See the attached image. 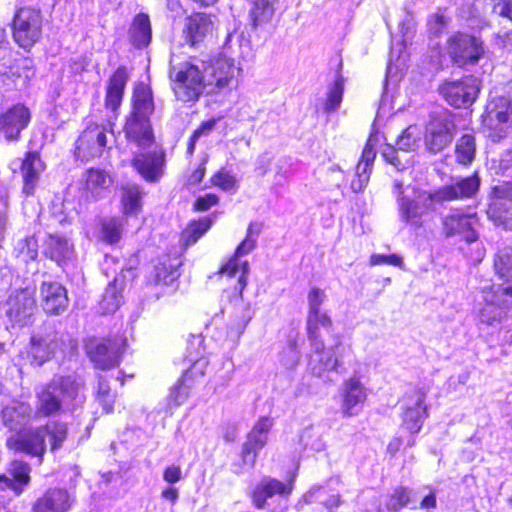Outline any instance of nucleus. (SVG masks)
Wrapping results in <instances>:
<instances>
[{"label":"nucleus","mask_w":512,"mask_h":512,"mask_svg":"<svg viewBox=\"0 0 512 512\" xmlns=\"http://www.w3.org/2000/svg\"><path fill=\"white\" fill-rule=\"evenodd\" d=\"M127 348L128 340L123 335H115L109 339L92 337L83 340L84 352H124Z\"/></svg>","instance_id":"38"},{"label":"nucleus","mask_w":512,"mask_h":512,"mask_svg":"<svg viewBox=\"0 0 512 512\" xmlns=\"http://www.w3.org/2000/svg\"><path fill=\"white\" fill-rule=\"evenodd\" d=\"M391 265L395 267H401L403 264V260L400 256L396 254L383 255V254H373L370 257V265Z\"/></svg>","instance_id":"56"},{"label":"nucleus","mask_w":512,"mask_h":512,"mask_svg":"<svg viewBox=\"0 0 512 512\" xmlns=\"http://www.w3.org/2000/svg\"><path fill=\"white\" fill-rule=\"evenodd\" d=\"M375 158V142L370 137L356 166L355 178L351 182V189L354 192H361L367 186Z\"/></svg>","instance_id":"26"},{"label":"nucleus","mask_w":512,"mask_h":512,"mask_svg":"<svg viewBox=\"0 0 512 512\" xmlns=\"http://www.w3.org/2000/svg\"><path fill=\"white\" fill-rule=\"evenodd\" d=\"M143 191L137 184L122 186L121 202L125 214H137L142 206Z\"/></svg>","instance_id":"43"},{"label":"nucleus","mask_w":512,"mask_h":512,"mask_svg":"<svg viewBox=\"0 0 512 512\" xmlns=\"http://www.w3.org/2000/svg\"><path fill=\"white\" fill-rule=\"evenodd\" d=\"M339 356L342 354H311L309 369L317 377H324L332 372L342 373L345 368Z\"/></svg>","instance_id":"35"},{"label":"nucleus","mask_w":512,"mask_h":512,"mask_svg":"<svg viewBox=\"0 0 512 512\" xmlns=\"http://www.w3.org/2000/svg\"><path fill=\"white\" fill-rule=\"evenodd\" d=\"M476 143L475 137L471 134H465L458 139L455 147L456 159L463 165L470 164L475 157Z\"/></svg>","instance_id":"45"},{"label":"nucleus","mask_w":512,"mask_h":512,"mask_svg":"<svg viewBox=\"0 0 512 512\" xmlns=\"http://www.w3.org/2000/svg\"><path fill=\"white\" fill-rule=\"evenodd\" d=\"M42 428L45 437H48L51 451L55 452L60 449L69 434L67 424L60 420H51L43 425Z\"/></svg>","instance_id":"41"},{"label":"nucleus","mask_w":512,"mask_h":512,"mask_svg":"<svg viewBox=\"0 0 512 512\" xmlns=\"http://www.w3.org/2000/svg\"><path fill=\"white\" fill-rule=\"evenodd\" d=\"M111 182V177L104 170L91 168L86 172V186L93 194L107 189Z\"/></svg>","instance_id":"49"},{"label":"nucleus","mask_w":512,"mask_h":512,"mask_svg":"<svg viewBox=\"0 0 512 512\" xmlns=\"http://www.w3.org/2000/svg\"><path fill=\"white\" fill-rule=\"evenodd\" d=\"M97 400L106 413L113 411L115 394L111 392L108 382L102 377H99L98 381Z\"/></svg>","instance_id":"50"},{"label":"nucleus","mask_w":512,"mask_h":512,"mask_svg":"<svg viewBox=\"0 0 512 512\" xmlns=\"http://www.w3.org/2000/svg\"><path fill=\"white\" fill-rule=\"evenodd\" d=\"M444 12L445 9H438L437 12L428 16L427 28L432 35H439L448 25L449 18L445 16Z\"/></svg>","instance_id":"52"},{"label":"nucleus","mask_w":512,"mask_h":512,"mask_svg":"<svg viewBox=\"0 0 512 512\" xmlns=\"http://www.w3.org/2000/svg\"><path fill=\"white\" fill-rule=\"evenodd\" d=\"M31 344L35 349H47L48 352H75L78 349V343L69 335L55 332L51 323H45L42 331L33 334Z\"/></svg>","instance_id":"15"},{"label":"nucleus","mask_w":512,"mask_h":512,"mask_svg":"<svg viewBox=\"0 0 512 512\" xmlns=\"http://www.w3.org/2000/svg\"><path fill=\"white\" fill-rule=\"evenodd\" d=\"M344 82V77L339 74L336 76L333 84L329 87L327 99L324 104V111L326 113L334 112L339 108L343 99Z\"/></svg>","instance_id":"46"},{"label":"nucleus","mask_w":512,"mask_h":512,"mask_svg":"<svg viewBox=\"0 0 512 512\" xmlns=\"http://www.w3.org/2000/svg\"><path fill=\"white\" fill-rule=\"evenodd\" d=\"M479 90V80L471 75L456 81H446L439 88L445 100L456 108L470 106L475 101Z\"/></svg>","instance_id":"9"},{"label":"nucleus","mask_w":512,"mask_h":512,"mask_svg":"<svg viewBox=\"0 0 512 512\" xmlns=\"http://www.w3.org/2000/svg\"><path fill=\"white\" fill-rule=\"evenodd\" d=\"M480 177L477 173L467 177H457L450 184L435 190L438 203L464 200L476 195L480 187Z\"/></svg>","instance_id":"14"},{"label":"nucleus","mask_w":512,"mask_h":512,"mask_svg":"<svg viewBox=\"0 0 512 512\" xmlns=\"http://www.w3.org/2000/svg\"><path fill=\"white\" fill-rule=\"evenodd\" d=\"M416 492L404 486L396 487L387 501L386 507L389 511L398 512L399 510L410 507L417 509V501L415 499Z\"/></svg>","instance_id":"40"},{"label":"nucleus","mask_w":512,"mask_h":512,"mask_svg":"<svg viewBox=\"0 0 512 512\" xmlns=\"http://www.w3.org/2000/svg\"><path fill=\"white\" fill-rule=\"evenodd\" d=\"M41 303L48 314L59 315L69 303L66 288L58 282H43L40 287Z\"/></svg>","instance_id":"22"},{"label":"nucleus","mask_w":512,"mask_h":512,"mask_svg":"<svg viewBox=\"0 0 512 512\" xmlns=\"http://www.w3.org/2000/svg\"><path fill=\"white\" fill-rule=\"evenodd\" d=\"M30 119V111L24 104L18 103L7 108L0 113V137L7 141H18Z\"/></svg>","instance_id":"13"},{"label":"nucleus","mask_w":512,"mask_h":512,"mask_svg":"<svg viewBox=\"0 0 512 512\" xmlns=\"http://www.w3.org/2000/svg\"><path fill=\"white\" fill-rule=\"evenodd\" d=\"M212 223L213 220L210 217H203L198 221H193L183 230L181 241L185 246L193 245L210 229Z\"/></svg>","instance_id":"44"},{"label":"nucleus","mask_w":512,"mask_h":512,"mask_svg":"<svg viewBox=\"0 0 512 512\" xmlns=\"http://www.w3.org/2000/svg\"><path fill=\"white\" fill-rule=\"evenodd\" d=\"M206 364L207 360L205 358L197 360L191 368L184 372L178 382L171 388L168 396V406L170 409L177 408L187 401L191 390V377L197 373L203 375L204 372L202 368Z\"/></svg>","instance_id":"25"},{"label":"nucleus","mask_w":512,"mask_h":512,"mask_svg":"<svg viewBox=\"0 0 512 512\" xmlns=\"http://www.w3.org/2000/svg\"><path fill=\"white\" fill-rule=\"evenodd\" d=\"M292 490V480L284 483L269 476L263 477L258 482V509L263 507L267 498H272L275 495L287 497L292 493Z\"/></svg>","instance_id":"36"},{"label":"nucleus","mask_w":512,"mask_h":512,"mask_svg":"<svg viewBox=\"0 0 512 512\" xmlns=\"http://www.w3.org/2000/svg\"><path fill=\"white\" fill-rule=\"evenodd\" d=\"M154 109L155 106L151 89L145 85L138 86L133 93V106L129 115L149 118L154 112Z\"/></svg>","instance_id":"39"},{"label":"nucleus","mask_w":512,"mask_h":512,"mask_svg":"<svg viewBox=\"0 0 512 512\" xmlns=\"http://www.w3.org/2000/svg\"><path fill=\"white\" fill-rule=\"evenodd\" d=\"M44 254L62 268L73 264L75 260L73 243L61 235H49L45 243Z\"/></svg>","instance_id":"24"},{"label":"nucleus","mask_w":512,"mask_h":512,"mask_svg":"<svg viewBox=\"0 0 512 512\" xmlns=\"http://www.w3.org/2000/svg\"><path fill=\"white\" fill-rule=\"evenodd\" d=\"M492 193L495 200L489 205L488 215L497 225L504 226L505 229L512 230V223L508 222L506 215L498 213L501 200L507 199L512 201V181L503 182L493 187Z\"/></svg>","instance_id":"37"},{"label":"nucleus","mask_w":512,"mask_h":512,"mask_svg":"<svg viewBox=\"0 0 512 512\" xmlns=\"http://www.w3.org/2000/svg\"><path fill=\"white\" fill-rule=\"evenodd\" d=\"M252 224L248 228V237L237 247L235 254L219 271L228 277H238L241 290L245 285V277L248 271V262L242 258L254 249V240L251 238Z\"/></svg>","instance_id":"20"},{"label":"nucleus","mask_w":512,"mask_h":512,"mask_svg":"<svg viewBox=\"0 0 512 512\" xmlns=\"http://www.w3.org/2000/svg\"><path fill=\"white\" fill-rule=\"evenodd\" d=\"M32 416L33 408L28 402L12 399L2 403L1 422L10 431L21 432Z\"/></svg>","instance_id":"17"},{"label":"nucleus","mask_w":512,"mask_h":512,"mask_svg":"<svg viewBox=\"0 0 512 512\" xmlns=\"http://www.w3.org/2000/svg\"><path fill=\"white\" fill-rule=\"evenodd\" d=\"M203 62L195 60L174 63L170 61L169 78L173 83V91L176 98L182 102H194L204 91L205 78Z\"/></svg>","instance_id":"4"},{"label":"nucleus","mask_w":512,"mask_h":512,"mask_svg":"<svg viewBox=\"0 0 512 512\" xmlns=\"http://www.w3.org/2000/svg\"><path fill=\"white\" fill-rule=\"evenodd\" d=\"M506 297L512 298V286H498L496 290L492 287L489 290L483 291V299L486 304L479 311V321L481 324L494 326L495 324L500 323L503 314L502 308L509 304Z\"/></svg>","instance_id":"12"},{"label":"nucleus","mask_w":512,"mask_h":512,"mask_svg":"<svg viewBox=\"0 0 512 512\" xmlns=\"http://www.w3.org/2000/svg\"><path fill=\"white\" fill-rule=\"evenodd\" d=\"M123 223L120 219L110 218L101 222L100 238L108 244L117 243L122 236Z\"/></svg>","instance_id":"47"},{"label":"nucleus","mask_w":512,"mask_h":512,"mask_svg":"<svg viewBox=\"0 0 512 512\" xmlns=\"http://www.w3.org/2000/svg\"><path fill=\"white\" fill-rule=\"evenodd\" d=\"M213 30V22L210 15L194 13L185 19L183 33L185 40L190 46L202 42Z\"/></svg>","instance_id":"27"},{"label":"nucleus","mask_w":512,"mask_h":512,"mask_svg":"<svg viewBox=\"0 0 512 512\" xmlns=\"http://www.w3.org/2000/svg\"><path fill=\"white\" fill-rule=\"evenodd\" d=\"M175 273L176 270L172 267L168 270L165 264H159L155 266V282L167 284L176 278Z\"/></svg>","instance_id":"60"},{"label":"nucleus","mask_w":512,"mask_h":512,"mask_svg":"<svg viewBox=\"0 0 512 512\" xmlns=\"http://www.w3.org/2000/svg\"><path fill=\"white\" fill-rule=\"evenodd\" d=\"M43 169V163L39 155L36 152H28L21 165V174L24 182L23 192L27 196L34 193Z\"/></svg>","instance_id":"31"},{"label":"nucleus","mask_w":512,"mask_h":512,"mask_svg":"<svg viewBox=\"0 0 512 512\" xmlns=\"http://www.w3.org/2000/svg\"><path fill=\"white\" fill-rule=\"evenodd\" d=\"M393 188L400 219L415 228L422 227L423 218L434 210V203H438L435 190L426 191L413 187V195L409 196L405 194L403 182L397 179L393 182Z\"/></svg>","instance_id":"3"},{"label":"nucleus","mask_w":512,"mask_h":512,"mask_svg":"<svg viewBox=\"0 0 512 512\" xmlns=\"http://www.w3.org/2000/svg\"><path fill=\"white\" fill-rule=\"evenodd\" d=\"M126 286L125 276L117 275L106 287L99 302V310L102 314L115 313L123 303L122 292Z\"/></svg>","instance_id":"30"},{"label":"nucleus","mask_w":512,"mask_h":512,"mask_svg":"<svg viewBox=\"0 0 512 512\" xmlns=\"http://www.w3.org/2000/svg\"><path fill=\"white\" fill-rule=\"evenodd\" d=\"M17 256L25 263L34 261L38 256V243L34 237H26L18 242Z\"/></svg>","instance_id":"51"},{"label":"nucleus","mask_w":512,"mask_h":512,"mask_svg":"<svg viewBox=\"0 0 512 512\" xmlns=\"http://www.w3.org/2000/svg\"><path fill=\"white\" fill-rule=\"evenodd\" d=\"M12 478L2 474L0 475V482L3 483L7 488L14 491L17 495H20L24 487L30 482V466L20 460H14L10 463L8 469Z\"/></svg>","instance_id":"32"},{"label":"nucleus","mask_w":512,"mask_h":512,"mask_svg":"<svg viewBox=\"0 0 512 512\" xmlns=\"http://www.w3.org/2000/svg\"><path fill=\"white\" fill-rule=\"evenodd\" d=\"M90 360L95 368L100 370H109L119 365L120 354H89Z\"/></svg>","instance_id":"53"},{"label":"nucleus","mask_w":512,"mask_h":512,"mask_svg":"<svg viewBox=\"0 0 512 512\" xmlns=\"http://www.w3.org/2000/svg\"><path fill=\"white\" fill-rule=\"evenodd\" d=\"M494 269L501 279L512 280V248H504L496 254Z\"/></svg>","instance_id":"48"},{"label":"nucleus","mask_w":512,"mask_h":512,"mask_svg":"<svg viewBox=\"0 0 512 512\" xmlns=\"http://www.w3.org/2000/svg\"><path fill=\"white\" fill-rule=\"evenodd\" d=\"M455 123L448 113L433 116L426 127L425 145L432 153H438L450 145L455 134Z\"/></svg>","instance_id":"10"},{"label":"nucleus","mask_w":512,"mask_h":512,"mask_svg":"<svg viewBox=\"0 0 512 512\" xmlns=\"http://www.w3.org/2000/svg\"><path fill=\"white\" fill-rule=\"evenodd\" d=\"M254 429L253 427L242 449L243 462L251 467H253L256 462V435H254Z\"/></svg>","instance_id":"54"},{"label":"nucleus","mask_w":512,"mask_h":512,"mask_svg":"<svg viewBox=\"0 0 512 512\" xmlns=\"http://www.w3.org/2000/svg\"><path fill=\"white\" fill-rule=\"evenodd\" d=\"M218 201H219V198L217 195L206 194L205 196L199 197L196 200L194 207L198 211H206L209 208H211L212 206L216 205L218 203Z\"/></svg>","instance_id":"62"},{"label":"nucleus","mask_w":512,"mask_h":512,"mask_svg":"<svg viewBox=\"0 0 512 512\" xmlns=\"http://www.w3.org/2000/svg\"><path fill=\"white\" fill-rule=\"evenodd\" d=\"M326 300V292L318 287H312L307 294L306 331L315 352L334 351L340 346V338L333 334V320L323 310Z\"/></svg>","instance_id":"2"},{"label":"nucleus","mask_w":512,"mask_h":512,"mask_svg":"<svg viewBox=\"0 0 512 512\" xmlns=\"http://www.w3.org/2000/svg\"><path fill=\"white\" fill-rule=\"evenodd\" d=\"M275 0H258V23L268 22L274 15Z\"/></svg>","instance_id":"58"},{"label":"nucleus","mask_w":512,"mask_h":512,"mask_svg":"<svg viewBox=\"0 0 512 512\" xmlns=\"http://www.w3.org/2000/svg\"><path fill=\"white\" fill-rule=\"evenodd\" d=\"M182 478V471L178 465L168 466L163 473V479L169 484L177 483Z\"/></svg>","instance_id":"63"},{"label":"nucleus","mask_w":512,"mask_h":512,"mask_svg":"<svg viewBox=\"0 0 512 512\" xmlns=\"http://www.w3.org/2000/svg\"><path fill=\"white\" fill-rule=\"evenodd\" d=\"M410 129L411 128L406 129L399 136L397 140V147L399 150L407 152L409 150L414 149V147L416 146V138L412 135Z\"/></svg>","instance_id":"61"},{"label":"nucleus","mask_w":512,"mask_h":512,"mask_svg":"<svg viewBox=\"0 0 512 512\" xmlns=\"http://www.w3.org/2000/svg\"><path fill=\"white\" fill-rule=\"evenodd\" d=\"M34 417H49L63 406L75 411L85 401L84 382L80 377H55L50 383L36 390Z\"/></svg>","instance_id":"1"},{"label":"nucleus","mask_w":512,"mask_h":512,"mask_svg":"<svg viewBox=\"0 0 512 512\" xmlns=\"http://www.w3.org/2000/svg\"><path fill=\"white\" fill-rule=\"evenodd\" d=\"M342 504L341 495L332 489L330 495L323 501V505L329 512H334Z\"/></svg>","instance_id":"64"},{"label":"nucleus","mask_w":512,"mask_h":512,"mask_svg":"<svg viewBox=\"0 0 512 512\" xmlns=\"http://www.w3.org/2000/svg\"><path fill=\"white\" fill-rule=\"evenodd\" d=\"M133 167L147 181L154 182L161 178L164 172L165 154L161 150L135 153L132 159Z\"/></svg>","instance_id":"18"},{"label":"nucleus","mask_w":512,"mask_h":512,"mask_svg":"<svg viewBox=\"0 0 512 512\" xmlns=\"http://www.w3.org/2000/svg\"><path fill=\"white\" fill-rule=\"evenodd\" d=\"M130 43L138 49L146 47L152 39V30L149 16L144 13L137 14L128 31Z\"/></svg>","instance_id":"34"},{"label":"nucleus","mask_w":512,"mask_h":512,"mask_svg":"<svg viewBox=\"0 0 512 512\" xmlns=\"http://www.w3.org/2000/svg\"><path fill=\"white\" fill-rule=\"evenodd\" d=\"M46 437L42 426L19 432L7 439V446L19 452L39 457V462L46 451Z\"/></svg>","instance_id":"16"},{"label":"nucleus","mask_w":512,"mask_h":512,"mask_svg":"<svg viewBox=\"0 0 512 512\" xmlns=\"http://www.w3.org/2000/svg\"><path fill=\"white\" fill-rule=\"evenodd\" d=\"M425 394L417 390L414 392V400L405 404L403 412V425L411 433H418L427 416L426 406H424Z\"/></svg>","instance_id":"28"},{"label":"nucleus","mask_w":512,"mask_h":512,"mask_svg":"<svg viewBox=\"0 0 512 512\" xmlns=\"http://www.w3.org/2000/svg\"><path fill=\"white\" fill-rule=\"evenodd\" d=\"M124 133L129 143L141 149L148 148L154 143L150 118L129 115L124 125Z\"/></svg>","instance_id":"21"},{"label":"nucleus","mask_w":512,"mask_h":512,"mask_svg":"<svg viewBox=\"0 0 512 512\" xmlns=\"http://www.w3.org/2000/svg\"><path fill=\"white\" fill-rule=\"evenodd\" d=\"M417 494H421L423 496L422 500L420 501V504H419V506H417V508H420V509L426 510V511L436 508V506H437V500H436L437 490H436V488H433L431 486H424L416 492V495Z\"/></svg>","instance_id":"55"},{"label":"nucleus","mask_w":512,"mask_h":512,"mask_svg":"<svg viewBox=\"0 0 512 512\" xmlns=\"http://www.w3.org/2000/svg\"><path fill=\"white\" fill-rule=\"evenodd\" d=\"M108 134L111 139L114 137L112 130L107 126L97 124L88 126L76 141L77 156L82 159L100 157L108 147Z\"/></svg>","instance_id":"11"},{"label":"nucleus","mask_w":512,"mask_h":512,"mask_svg":"<svg viewBox=\"0 0 512 512\" xmlns=\"http://www.w3.org/2000/svg\"><path fill=\"white\" fill-rule=\"evenodd\" d=\"M214 185L221 187L223 190L229 191L235 186V178L226 171H219L212 178Z\"/></svg>","instance_id":"59"},{"label":"nucleus","mask_w":512,"mask_h":512,"mask_svg":"<svg viewBox=\"0 0 512 512\" xmlns=\"http://www.w3.org/2000/svg\"><path fill=\"white\" fill-rule=\"evenodd\" d=\"M210 78L207 80L208 85H214L219 89L232 88L236 83V73L238 69L234 64V60L226 56H220L214 59L209 66Z\"/></svg>","instance_id":"23"},{"label":"nucleus","mask_w":512,"mask_h":512,"mask_svg":"<svg viewBox=\"0 0 512 512\" xmlns=\"http://www.w3.org/2000/svg\"><path fill=\"white\" fill-rule=\"evenodd\" d=\"M0 309L12 327L30 325L36 311L34 291L29 288L12 290L7 299L0 303Z\"/></svg>","instance_id":"6"},{"label":"nucleus","mask_w":512,"mask_h":512,"mask_svg":"<svg viewBox=\"0 0 512 512\" xmlns=\"http://www.w3.org/2000/svg\"><path fill=\"white\" fill-rule=\"evenodd\" d=\"M42 19L40 11L25 7L17 11L13 20V37L22 48L33 46L41 36Z\"/></svg>","instance_id":"8"},{"label":"nucleus","mask_w":512,"mask_h":512,"mask_svg":"<svg viewBox=\"0 0 512 512\" xmlns=\"http://www.w3.org/2000/svg\"><path fill=\"white\" fill-rule=\"evenodd\" d=\"M492 11L512 20V0H486Z\"/></svg>","instance_id":"57"},{"label":"nucleus","mask_w":512,"mask_h":512,"mask_svg":"<svg viewBox=\"0 0 512 512\" xmlns=\"http://www.w3.org/2000/svg\"><path fill=\"white\" fill-rule=\"evenodd\" d=\"M446 52L454 64L463 67L477 64L485 54V47L481 38L465 32H455L446 41Z\"/></svg>","instance_id":"5"},{"label":"nucleus","mask_w":512,"mask_h":512,"mask_svg":"<svg viewBox=\"0 0 512 512\" xmlns=\"http://www.w3.org/2000/svg\"><path fill=\"white\" fill-rule=\"evenodd\" d=\"M128 81V72L125 66H119L109 79L106 93V106L116 110L122 101L124 89Z\"/></svg>","instance_id":"33"},{"label":"nucleus","mask_w":512,"mask_h":512,"mask_svg":"<svg viewBox=\"0 0 512 512\" xmlns=\"http://www.w3.org/2000/svg\"><path fill=\"white\" fill-rule=\"evenodd\" d=\"M72 505L69 493L64 489H50L33 505V512H67Z\"/></svg>","instance_id":"29"},{"label":"nucleus","mask_w":512,"mask_h":512,"mask_svg":"<svg viewBox=\"0 0 512 512\" xmlns=\"http://www.w3.org/2000/svg\"><path fill=\"white\" fill-rule=\"evenodd\" d=\"M366 389L357 377H351L343 383L341 392V412L346 417L356 416L366 401Z\"/></svg>","instance_id":"19"},{"label":"nucleus","mask_w":512,"mask_h":512,"mask_svg":"<svg viewBox=\"0 0 512 512\" xmlns=\"http://www.w3.org/2000/svg\"><path fill=\"white\" fill-rule=\"evenodd\" d=\"M441 224L447 238L461 236L468 244L475 243L479 238V218L476 213L453 209L442 217Z\"/></svg>","instance_id":"7"},{"label":"nucleus","mask_w":512,"mask_h":512,"mask_svg":"<svg viewBox=\"0 0 512 512\" xmlns=\"http://www.w3.org/2000/svg\"><path fill=\"white\" fill-rule=\"evenodd\" d=\"M340 483L341 480L339 477H332L323 485H313L299 500L297 507L301 508L304 504L312 503L322 504L323 501L330 495V492H332V485H339Z\"/></svg>","instance_id":"42"}]
</instances>
